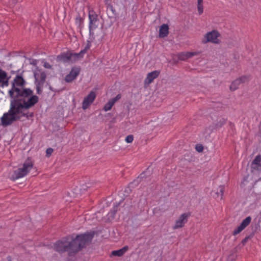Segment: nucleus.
Here are the masks:
<instances>
[{
    "mask_svg": "<svg viewBox=\"0 0 261 261\" xmlns=\"http://www.w3.org/2000/svg\"><path fill=\"white\" fill-rule=\"evenodd\" d=\"M13 98L14 101L11 102L10 110L1 117V124L3 126H8L14 121L28 118L27 110L38 101V97L33 95V91L29 89L23 90L19 97Z\"/></svg>",
    "mask_w": 261,
    "mask_h": 261,
    "instance_id": "nucleus-1",
    "label": "nucleus"
},
{
    "mask_svg": "<svg viewBox=\"0 0 261 261\" xmlns=\"http://www.w3.org/2000/svg\"><path fill=\"white\" fill-rule=\"evenodd\" d=\"M93 237L92 233L87 232L77 235L71 241L69 237L63 238L54 244V248L60 253L67 251L72 255L90 243Z\"/></svg>",
    "mask_w": 261,
    "mask_h": 261,
    "instance_id": "nucleus-2",
    "label": "nucleus"
},
{
    "mask_svg": "<svg viewBox=\"0 0 261 261\" xmlns=\"http://www.w3.org/2000/svg\"><path fill=\"white\" fill-rule=\"evenodd\" d=\"M89 48L88 46L86 47L79 53H71L68 51L63 53L57 56V61L64 63L74 62L79 58L83 57Z\"/></svg>",
    "mask_w": 261,
    "mask_h": 261,
    "instance_id": "nucleus-3",
    "label": "nucleus"
},
{
    "mask_svg": "<svg viewBox=\"0 0 261 261\" xmlns=\"http://www.w3.org/2000/svg\"><path fill=\"white\" fill-rule=\"evenodd\" d=\"M24 84V80L19 75H17L14 79L12 83V88L9 91V94L11 98L19 97L23 90V86Z\"/></svg>",
    "mask_w": 261,
    "mask_h": 261,
    "instance_id": "nucleus-4",
    "label": "nucleus"
},
{
    "mask_svg": "<svg viewBox=\"0 0 261 261\" xmlns=\"http://www.w3.org/2000/svg\"><path fill=\"white\" fill-rule=\"evenodd\" d=\"M33 167V163L31 160L28 159L23 163L22 167L19 168L14 171L12 175L14 179L22 178L27 175Z\"/></svg>",
    "mask_w": 261,
    "mask_h": 261,
    "instance_id": "nucleus-5",
    "label": "nucleus"
},
{
    "mask_svg": "<svg viewBox=\"0 0 261 261\" xmlns=\"http://www.w3.org/2000/svg\"><path fill=\"white\" fill-rule=\"evenodd\" d=\"M220 34L217 30H213L206 33L203 37L202 42L204 44L212 42L214 44H219L220 41L219 39Z\"/></svg>",
    "mask_w": 261,
    "mask_h": 261,
    "instance_id": "nucleus-6",
    "label": "nucleus"
},
{
    "mask_svg": "<svg viewBox=\"0 0 261 261\" xmlns=\"http://www.w3.org/2000/svg\"><path fill=\"white\" fill-rule=\"evenodd\" d=\"M89 30L90 34H93V31L98 25V15L94 11H90L89 13Z\"/></svg>",
    "mask_w": 261,
    "mask_h": 261,
    "instance_id": "nucleus-7",
    "label": "nucleus"
},
{
    "mask_svg": "<svg viewBox=\"0 0 261 261\" xmlns=\"http://www.w3.org/2000/svg\"><path fill=\"white\" fill-rule=\"evenodd\" d=\"M250 80V76L249 75H243L231 83L230 86V89L231 91H234L238 88L241 84L247 83Z\"/></svg>",
    "mask_w": 261,
    "mask_h": 261,
    "instance_id": "nucleus-8",
    "label": "nucleus"
},
{
    "mask_svg": "<svg viewBox=\"0 0 261 261\" xmlns=\"http://www.w3.org/2000/svg\"><path fill=\"white\" fill-rule=\"evenodd\" d=\"M189 215L188 213L181 214L178 219L175 222V224L172 226L173 229L182 228L188 221Z\"/></svg>",
    "mask_w": 261,
    "mask_h": 261,
    "instance_id": "nucleus-9",
    "label": "nucleus"
},
{
    "mask_svg": "<svg viewBox=\"0 0 261 261\" xmlns=\"http://www.w3.org/2000/svg\"><path fill=\"white\" fill-rule=\"evenodd\" d=\"M96 97L95 93L93 91H91L89 94L84 98L82 103V108L86 110L89 106L93 102Z\"/></svg>",
    "mask_w": 261,
    "mask_h": 261,
    "instance_id": "nucleus-10",
    "label": "nucleus"
},
{
    "mask_svg": "<svg viewBox=\"0 0 261 261\" xmlns=\"http://www.w3.org/2000/svg\"><path fill=\"white\" fill-rule=\"evenodd\" d=\"M251 218L250 216L246 217L233 231L232 235L236 236L244 230L251 222Z\"/></svg>",
    "mask_w": 261,
    "mask_h": 261,
    "instance_id": "nucleus-11",
    "label": "nucleus"
},
{
    "mask_svg": "<svg viewBox=\"0 0 261 261\" xmlns=\"http://www.w3.org/2000/svg\"><path fill=\"white\" fill-rule=\"evenodd\" d=\"M80 68L77 67H73L70 73L68 74L65 78V81L67 83H70L75 80L79 75L80 72Z\"/></svg>",
    "mask_w": 261,
    "mask_h": 261,
    "instance_id": "nucleus-12",
    "label": "nucleus"
},
{
    "mask_svg": "<svg viewBox=\"0 0 261 261\" xmlns=\"http://www.w3.org/2000/svg\"><path fill=\"white\" fill-rule=\"evenodd\" d=\"M160 73V71L158 70H154L148 73L144 80L145 84L149 85L151 84L154 79L159 76Z\"/></svg>",
    "mask_w": 261,
    "mask_h": 261,
    "instance_id": "nucleus-13",
    "label": "nucleus"
},
{
    "mask_svg": "<svg viewBox=\"0 0 261 261\" xmlns=\"http://www.w3.org/2000/svg\"><path fill=\"white\" fill-rule=\"evenodd\" d=\"M9 85V78L7 72L0 69V87H7Z\"/></svg>",
    "mask_w": 261,
    "mask_h": 261,
    "instance_id": "nucleus-14",
    "label": "nucleus"
},
{
    "mask_svg": "<svg viewBox=\"0 0 261 261\" xmlns=\"http://www.w3.org/2000/svg\"><path fill=\"white\" fill-rule=\"evenodd\" d=\"M261 156L257 155L252 161L251 164V169L253 170L260 171H261Z\"/></svg>",
    "mask_w": 261,
    "mask_h": 261,
    "instance_id": "nucleus-15",
    "label": "nucleus"
},
{
    "mask_svg": "<svg viewBox=\"0 0 261 261\" xmlns=\"http://www.w3.org/2000/svg\"><path fill=\"white\" fill-rule=\"evenodd\" d=\"M121 98V95L118 94L115 97L111 98L109 101L105 105L103 109L105 112L110 110L112 107L114 105L115 102L120 99Z\"/></svg>",
    "mask_w": 261,
    "mask_h": 261,
    "instance_id": "nucleus-16",
    "label": "nucleus"
},
{
    "mask_svg": "<svg viewBox=\"0 0 261 261\" xmlns=\"http://www.w3.org/2000/svg\"><path fill=\"white\" fill-rule=\"evenodd\" d=\"M199 54L198 52H182L178 55V58L180 60H186L189 58H191L193 56Z\"/></svg>",
    "mask_w": 261,
    "mask_h": 261,
    "instance_id": "nucleus-17",
    "label": "nucleus"
},
{
    "mask_svg": "<svg viewBox=\"0 0 261 261\" xmlns=\"http://www.w3.org/2000/svg\"><path fill=\"white\" fill-rule=\"evenodd\" d=\"M169 34V27L166 24H162L159 29V37L164 38L167 36Z\"/></svg>",
    "mask_w": 261,
    "mask_h": 261,
    "instance_id": "nucleus-18",
    "label": "nucleus"
},
{
    "mask_svg": "<svg viewBox=\"0 0 261 261\" xmlns=\"http://www.w3.org/2000/svg\"><path fill=\"white\" fill-rule=\"evenodd\" d=\"M128 247L127 246H125L119 250L113 251L111 253V255L116 256H121L128 250Z\"/></svg>",
    "mask_w": 261,
    "mask_h": 261,
    "instance_id": "nucleus-19",
    "label": "nucleus"
},
{
    "mask_svg": "<svg viewBox=\"0 0 261 261\" xmlns=\"http://www.w3.org/2000/svg\"><path fill=\"white\" fill-rule=\"evenodd\" d=\"M224 192V187L223 186H220L219 187V192L218 191L217 194H218V196L219 194L220 195V199H222L223 198V195Z\"/></svg>",
    "mask_w": 261,
    "mask_h": 261,
    "instance_id": "nucleus-20",
    "label": "nucleus"
},
{
    "mask_svg": "<svg viewBox=\"0 0 261 261\" xmlns=\"http://www.w3.org/2000/svg\"><path fill=\"white\" fill-rule=\"evenodd\" d=\"M197 10L199 15L202 14L203 12V4H197Z\"/></svg>",
    "mask_w": 261,
    "mask_h": 261,
    "instance_id": "nucleus-21",
    "label": "nucleus"
},
{
    "mask_svg": "<svg viewBox=\"0 0 261 261\" xmlns=\"http://www.w3.org/2000/svg\"><path fill=\"white\" fill-rule=\"evenodd\" d=\"M133 140H134V137L133 135H128L127 136L126 138H125V141L128 143H132L133 141Z\"/></svg>",
    "mask_w": 261,
    "mask_h": 261,
    "instance_id": "nucleus-22",
    "label": "nucleus"
},
{
    "mask_svg": "<svg viewBox=\"0 0 261 261\" xmlns=\"http://www.w3.org/2000/svg\"><path fill=\"white\" fill-rule=\"evenodd\" d=\"M54 150L51 148H48L46 150V156L49 157L53 152Z\"/></svg>",
    "mask_w": 261,
    "mask_h": 261,
    "instance_id": "nucleus-23",
    "label": "nucleus"
},
{
    "mask_svg": "<svg viewBox=\"0 0 261 261\" xmlns=\"http://www.w3.org/2000/svg\"><path fill=\"white\" fill-rule=\"evenodd\" d=\"M40 82L42 83H43L46 79V74L44 72H42L40 74Z\"/></svg>",
    "mask_w": 261,
    "mask_h": 261,
    "instance_id": "nucleus-24",
    "label": "nucleus"
},
{
    "mask_svg": "<svg viewBox=\"0 0 261 261\" xmlns=\"http://www.w3.org/2000/svg\"><path fill=\"white\" fill-rule=\"evenodd\" d=\"M43 67L47 69H52V65H51L49 63L44 62L43 65Z\"/></svg>",
    "mask_w": 261,
    "mask_h": 261,
    "instance_id": "nucleus-25",
    "label": "nucleus"
},
{
    "mask_svg": "<svg viewBox=\"0 0 261 261\" xmlns=\"http://www.w3.org/2000/svg\"><path fill=\"white\" fill-rule=\"evenodd\" d=\"M196 149L197 151H198L199 152H200L203 151V148L202 145H200V146H197L196 147Z\"/></svg>",
    "mask_w": 261,
    "mask_h": 261,
    "instance_id": "nucleus-26",
    "label": "nucleus"
},
{
    "mask_svg": "<svg viewBox=\"0 0 261 261\" xmlns=\"http://www.w3.org/2000/svg\"><path fill=\"white\" fill-rule=\"evenodd\" d=\"M248 237H245L242 241L243 244H245L248 241Z\"/></svg>",
    "mask_w": 261,
    "mask_h": 261,
    "instance_id": "nucleus-27",
    "label": "nucleus"
},
{
    "mask_svg": "<svg viewBox=\"0 0 261 261\" xmlns=\"http://www.w3.org/2000/svg\"><path fill=\"white\" fill-rule=\"evenodd\" d=\"M130 188H126V189H125V191H124V192H127V193H129V192H130Z\"/></svg>",
    "mask_w": 261,
    "mask_h": 261,
    "instance_id": "nucleus-28",
    "label": "nucleus"
},
{
    "mask_svg": "<svg viewBox=\"0 0 261 261\" xmlns=\"http://www.w3.org/2000/svg\"><path fill=\"white\" fill-rule=\"evenodd\" d=\"M197 4H203V0H197Z\"/></svg>",
    "mask_w": 261,
    "mask_h": 261,
    "instance_id": "nucleus-29",
    "label": "nucleus"
},
{
    "mask_svg": "<svg viewBox=\"0 0 261 261\" xmlns=\"http://www.w3.org/2000/svg\"><path fill=\"white\" fill-rule=\"evenodd\" d=\"M76 21L78 20L80 21L81 20V17L80 16H79V17H77L76 18Z\"/></svg>",
    "mask_w": 261,
    "mask_h": 261,
    "instance_id": "nucleus-30",
    "label": "nucleus"
},
{
    "mask_svg": "<svg viewBox=\"0 0 261 261\" xmlns=\"http://www.w3.org/2000/svg\"><path fill=\"white\" fill-rule=\"evenodd\" d=\"M50 89L53 91H55V90L53 89L51 87H49Z\"/></svg>",
    "mask_w": 261,
    "mask_h": 261,
    "instance_id": "nucleus-31",
    "label": "nucleus"
},
{
    "mask_svg": "<svg viewBox=\"0 0 261 261\" xmlns=\"http://www.w3.org/2000/svg\"><path fill=\"white\" fill-rule=\"evenodd\" d=\"M37 90H38V93H39L38 88H37Z\"/></svg>",
    "mask_w": 261,
    "mask_h": 261,
    "instance_id": "nucleus-32",
    "label": "nucleus"
}]
</instances>
